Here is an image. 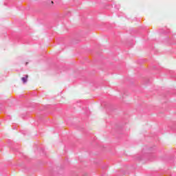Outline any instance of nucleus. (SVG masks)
Here are the masks:
<instances>
[{
	"label": "nucleus",
	"instance_id": "nucleus-1",
	"mask_svg": "<svg viewBox=\"0 0 176 176\" xmlns=\"http://www.w3.org/2000/svg\"><path fill=\"white\" fill-rule=\"evenodd\" d=\"M28 79V75H25V77L21 78V80L23 83H27V80Z\"/></svg>",
	"mask_w": 176,
	"mask_h": 176
},
{
	"label": "nucleus",
	"instance_id": "nucleus-2",
	"mask_svg": "<svg viewBox=\"0 0 176 176\" xmlns=\"http://www.w3.org/2000/svg\"><path fill=\"white\" fill-rule=\"evenodd\" d=\"M27 64H28V63H26V65H27Z\"/></svg>",
	"mask_w": 176,
	"mask_h": 176
},
{
	"label": "nucleus",
	"instance_id": "nucleus-3",
	"mask_svg": "<svg viewBox=\"0 0 176 176\" xmlns=\"http://www.w3.org/2000/svg\"><path fill=\"white\" fill-rule=\"evenodd\" d=\"M52 3H53V1H52Z\"/></svg>",
	"mask_w": 176,
	"mask_h": 176
}]
</instances>
